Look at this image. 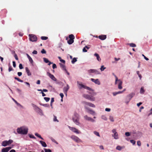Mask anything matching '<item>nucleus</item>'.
Segmentation results:
<instances>
[{"instance_id": "nucleus-24", "label": "nucleus", "mask_w": 152, "mask_h": 152, "mask_svg": "<svg viewBox=\"0 0 152 152\" xmlns=\"http://www.w3.org/2000/svg\"><path fill=\"white\" fill-rule=\"evenodd\" d=\"M113 137L115 139H118V133L115 132V133L114 134V135H113Z\"/></svg>"}, {"instance_id": "nucleus-55", "label": "nucleus", "mask_w": 152, "mask_h": 152, "mask_svg": "<svg viewBox=\"0 0 152 152\" xmlns=\"http://www.w3.org/2000/svg\"><path fill=\"white\" fill-rule=\"evenodd\" d=\"M29 137L31 138L36 139V137L33 135H30L29 136Z\"/></svg>"}, {"instance_id": "nucleus-34", "label": "nucleus", "mask_w": 152, "mask_h": 152, "mask_svg": "<svg viewBox=\"0 0 152 152\" xmlns=\"http://www.w3.org/2000/svg\"><path fill=\"white\" fill-rule=\"evenodd\" d=\"M41 39L43 40H46L48 39V37H47L42 36L41 37Z\"/></svg>"}, {"instance_id": "nucleus-6", "label": "nucleus", "mask_w": 152, "mask_h": 152, "mask_svg": "<svg viewBox=\"0 0 152 152\" xmlns=\"http://www.w3.org/2000/svg\"><path fill=\"white\" fill-rule=\"evenodd\" d=\"M29 37L30 41L34 42L37 41V38L35 35L33 34H30L29 35Z\"/></svg>"}, {"instance_id": "nucleus-51", "label": "nucleus", "mask_w": 152, "mask_h": 152, "mask_svg": "<svg viewBox=\"0 0 152 152\" xmlns=\"http://www.w3.org/2000/svg\"><path fill=\"white\" fill-rule=\"evenodd\" d=\"M142 56L144 57V58L147 61L149 60V59L147 58L144 55L142 54Z\"/></svg>"}, {"instance_id": "nucleus-5", "label": "nucleus", "mask_w": 152, "mask_h": 152, "mask_svg": "<svg viewBox=\"0 0 152 152\" xmlns=\"http://www.w3.org/2000/svg\"><path fill=\"white\" fill-rule=\"evenodd\" d=\"M13 142V141L12 140H9L8 141H4L2 142L1 145L5 147L11 144Z\"/></svg>"}, {"instance_id": "nucleus-54", "label": "nucleus", "mask_w": 152, "mask_h": 152, "mask_svg": "<svg viewBox=\"0 0 152 152\" xmlns=\"http://www.w3.org/2000/svg\"><path fill=\"white\" fill-rule=\"evenodd\" d=\"M102 119H104L105 120H107V118L105 116H104V115L102 116Z\"/></svg>"}, {"instance_id": "nucleus-3", "label": "nucleus", "mask_w": 152, "mask_h": 152, "mask_svg": "<svg viewBox=\"0 0 152 152\" xmlns=\"http://www.w3.org/2000/svg\"><path fill=\"white\" fill-rule=\"evenodd\" d=\"M115 84H116L117 83V82H119V83L118 86V88L119 89H122V81L120 79H118V77L115 75Z\"/></svg>"}, {"instance_id": "nucleus-25", "label": "nucleus", "mask_w": 152, "mask_h": 152, "mask_svg": "<svg viewBox=\"0 0 152 152\" xmlns=\"http://www.w3.org/2000/svg\"><path fill=\"white\" fill-rule=\"evenodd\" d=\"M90 96V95L87 94H84L83 95V97H84L85 98L87 99L88 100L89 99Z\"/></svg>"}, {"instance_id": "nucleus-8", "label": "nucleus", "mask_w": 152, "mask_h": 152, "mask_svg": "<svg viewBox=\"0 0 152 152\" xmlns=\"http://www.w3.org/2000/svg\"><path fill=\"white\" fill-rule=\"evenodd\" d=\"M88 72L89 75H91V73H94L96 74H99L100 73L96 69H90L88 71Z\"/></svg>"}, {"instance_id": "nucleus-39", "label": "nucleus", "mask_w": 152, "mask_h": 152, "mask_svg": "<svg viewBox=\"0 0 152 152\" xmlns=\"http://www.w3.org/2000/svg\"><path fill=\"white\" fill-rule=\"evenodd\" d=\"M44 149L45 151V152H51V150L50 149L44 148Z\"/></svg>"}, {"instance_id": "nucleus-33", "label": "nucleus", "mask_w": 152, "mask_h": 152, "mask_svg": "<svg viewBox=\"0 0 152 152\" xmlns=\"http://www.w3.org/2000/svg\"><path fill=\"white\" fill-rule=\"evenodd\" d=\"M144 92H145V91H144L143 88V87H141L140 89V93L141 94H143L144 93Z\"/></svg>"}, {"instance_id": "nucleus-46", "label": "nucleus", "mask_w": 152, "mask_h": 152, "mask_svg": "<svg viewBox=\"0 0 152 152\" xmlns=\"http://www.w3.org/2000/svg\"><path fill=\"white\" fill-rule=\"evenodd\" d=\"M41 53L42 54H45L46 51L44 49H42L41 51Z\"/></svg>"}, {"instance_id": "nucleus-10", "label": "nucleus", "mask_w": 152, "mask_h": 152, "mask_svg": "<svg viewBox=\"0 0 152 152\" xmlns=\"http://www.w3.org/2000/svg\"><path fill=\"white\" fill-rule=\"evenodd\" d=\"M79 85L81 86V88H83L85 89H86L88 90L91 91H93V90L91 88H90V87L86 86L82 84H80Z\"/></svg>"}, {"instance_id": "nucleus-7", "label": "nucleus", "mask_w": 152, "mask_h": 152, "mask_svg": "<svg viewBox=\"0 0 152 152\" xmlns=\"http://www.w3.org/2000/svg\"><path fill=\"white\" fill-rule=\"evenodd\" d=\"M71 138L73 140L77 142L78 143L81 142V140L76 136L72 135L71 137Z\"/></svg>"}, {"instance_id": "nucleus-42", "label": "nucleus", "mask_w": 152, "mask_h": 152, "mask_svg": "<svg viewBox=\"0 0 152 152\" xmlns=\"http://www.w3.org/2000/svg\"><path fill=\"white\" fill-rule=\"evenodd\" d=\"M13 70V68L11 66H9V68L8 69V71L9 72H10L11 71H12Z\"/></svg>"}, {"instance_id": "nucleus-63", "label": "nucleus", "mask_w": 152, "mask_h": 152, "mask_svg": "<svg viewBox=\"0 0 152 152\" xmlns=\"http://www.w3.org/2000/svg\"><path fill=\"white\" fill-rule=\"evenodd\" d=\"M60 61L62 62L64 64L65 63V61L63 59H61V60H60Z\"/></svg>"}, {"instance_id": "nucleus-50", "label": "nucleus", "mask_w": 152, "mask_h": 152, "mask_svg": "<svg viewBox=\"0 0 152 152\" xmlns=\"http://www.w3.org/2000/svg\"><path fill=\"white\" fill-rule=\"evenodd\" d=\"M14 57H15V59L17 60H18V57L17 56V55L16 54H15V55H14Z\"/></svg>"}, {"instance_id": "nucleus-44", "label": "nucleus", "mask_w": 152, "mask_h": 152, "mask_svg": "<svg viewBox=\"0 0 152 152\" xmlns=\"http://www.w3.org/2000/svg\"><path fill=\"white\" fill-rule=\"evenodd\" d=\"M116 149L117 150H118L119 151H120L121 150L122 148L120 146H118L116 147Z\"/></svg>"}, {"instance_id": "nucleus-11", "label": "nucleus", "mask_w": 152, "mask_h": 152, "mask_svg": "<svg viewBox=\"0 0 152 152\" xmlns=\"http://www.w3.org/2000/svg\"><path fill=\"white\" fill-rule=\"evenodd\" d=\"M83 103L86 105L89 106L93 107H95V106L94 104L89 102H87L85 101L83 102Z\"/></svg>"}, {"instance_id": "nucleus-30", "label": "nucleus", "mask_w": 152, "mask_h": 152, "mask_svg": "<svg viewBox=\"0 0 152 152\" xmlns=\"http://www.w3.org/2000/svg\"><path fill=\"white\" fill-rule=\"evenodd\" d=\"M35 136L40 138L42 140H44L43 138L41 137V135L39 134L38 133H35Z\"/></svg>"}, {"instance_id": "nucleus-52", "label": "nucleus", "mask_w": 152, "mask_h": 152, "mask_svg": "<svg viewBox=\"0 0 152 152\" xmlns=\"http://www.w3.org/2000/svg\"><path fill=\"white\" fill-rule=\"evenodd\" d=\"M52 67L53 68V69H54L55 68H57L56 65L55 64H53V65Z\"/></svg>"}, {"instance_id": "nucleus-57", "label": "nucleus", "mask_w": 152, "mask_h": 152, "mask_svg": "<svg viewBox=\"0 0 152 152\" xmlns=\"http://www.w3.org/2000/svg\"><path fill=\"white\" fill-rule=\"evenodd\" d=\"M37 52L36 50H34L32 52V53L34 54H37Z\"/></svg>"}, {"instance_id": "nucleus-37", "label": "nucleus", "mask_w": 152, "mask_h": 152, "mask_svg": "<svg viewBox=\"0 0 152 152\" xmlns=\"http://www.w3.org/2000/svg\"><path fill=\"white\" fill-rule=\"evenodd\" d=\"M106 69V67H104V65H102L101 66V67L100 68V69L101 70V71H103L105 69Z\"/></svg>"}, {"instance_id": "nucleus-58", "label": "nucleus", "mask_w": 152, "mask_h": 152, "mask_svg": "<svg viewBox=\"0 0 152 152\" xmlns=\"http://www.w3.org/2000/svg\"><path fill=\"white\" fill-rule=\"evenodd\" d=\"M86 48H85V47L83 49V52H87V50H86Z\"/></svg>"}, {"instance_id": "nucleus-27", "label": "nucleus", "mask_w": 152, "mask_h": 152, "mask_svg": "<svg viewBox=\"0 0 152 152\" xmlns=\"http://www.w3.org/2000/svg\"><path fill=\"white\" fill-rule=\"evenodd\" d=\"M95 98L93 97V96L91 95L90 96L88 99V100L92 101H94L95 100Z\"/></svg>"}, {"instance_id": "nucleus-59", "label": "nucleus", "mask_w": 152, "mask_h": 152, "mask_svg": "<svg viewBox=\"0 0 152 152\" xmlns=\"http://www.w3.org/2000/svg\"><path fill=\"white\" fill-rule=\"evenodd\" d=\"M60 96H61V98L62 99H63V97L64 96V94L63 93H61L60 94Z\"/></svg>"}, {"instance_id": "nucleus-13", "label": "nucleus", "mask_w": 152, "mask_h": 152, "mask_svg": "<svg viewBox=\"0 0 152 152\" xmlns=\"http://www.w3.org/2000/svg\"><path fill=\"white\" fill-rule=\"evenodd\" d=\"M69 88V87L68 85L67 84L66 86L64 87L63 88V91L64 93L67 95V92Z\"/></svg>"}, {"instance_id": "nucleus-32", "label": "nucleus", "mask_w": 152, "mask_h": 152, "mask_svg": "<svg viewBox=\"0 0 152 152\" xmlns=\"http://www.w3.org/2000/svg\"><path fill=\"white\" fill-rule=\"evenodd\" d=\"M14 101V102L16 103V104L18 106H20V107H22V105L20 104L19 103H18L17 101L15 100V99H12Z\"/></svg>"}, {"instance_id": "nucleus-38", "label": "nucleus", "mask_w": 152, "mask_h": 152, "mask_svg": "<svg viewBox=\"0 0 152 152\" xmlns=\"http://www.w3.org/2000/svg\"><path fill=\"white\" fill-rule=\"evenodd\" d=\"M109 119L112 122L114 121L113 117L112 116H110L109 117Z\"/></svg>"}, {"instance_id": "nucleus-23", "label": "nucleus", "mask_w": 152, "mask_h": 152, "mask_svg": "<svg viewBox=\"0 0 152 152\" xmlns=\"http://www.w3.org/2000/svg\"><path fill=\"white\" fill-rule=\"evenodd\" d=\"M94 56L96 57V59L99 61H101V59L100 58L98 54L96 53H95L94 54Z\"/></svg>"}, {"instance_id": "nucleus-53", "label": "nucleus", "mask_w": 152, "mask_h": 152, "mask_svg": "<svg viewBox=\"0 0 152 152\" xmlns=\"http://www.w3.org/2000/svg\"><path fill=\"white\" fill-rule=\"evenodd\" d=\"M12 63H13V67H14L15 68L16 66V64L15 62L14 61H13L12 62Z\"/></svg>"}, {"instance_id": "nucleus-43", "label": "nucleus", "mask_w": 152, "mask_h": 152, "mask_svg": "<svg viewBox=\"0 0 152 152\" xmlns=\"http://www.w3.org/2000/svg\"><path fill=\"white\" fill-rule=\"evenodd\" d=\"M53 121H57L58 122V120L57 119L56 117V116L54 115Z\"/></svg>"}, {"instance_id": "nucleus-47", "label": "nucleus", "mask_w": 152, "mask_h": 152, "mask_svg": "<svg viewBox=\"0 0 152 152\" xmlns=\"http://www.w3.org/2000/svg\"><path fill=\"white\" fill-rule=\"evenodd\" d=\"M125 135H126V136L128 137V136H129L130 135V133L129 132H126L125 133Z\"/></svg>"}, {"instance_id": "nucleus-41", "label": "nucleus", "mask_w": 152, "mask_h": 152, "mask_svg": "<svg viewBox=\"0 0 152 152\" xmlns=\"http://www.w3.org/2000/svg\"><path fill=\"white\" fill-rule=\"evenodd\" d=\"M44 99L47 102H48L50 100V98L49 97H45Z\"/></svg>"}, {"instance_id": "nucleus-35", "label": "nucleus", "mask_w": 152, "mask_h": 152, "mask_svg": "<svg viewBox=\"0 0 152 152\" xmlns=\"http://www.w3.org/2000/svg\"><path fill=\"white\" fill-rule=\"evenodd\" d=\"M44 61L46 63H47L49 62V60L47 58H43Z\"/></svg>"}, {"instance_id": "nucleus-12", "label": "nucleus", "mask_w": 152, "mask_h": 152, "mask_svg": "<svg viewBox=\"0 0 152 152\" xmlns=\"http://www.w3.org/2000/svg\"><path fill=\"white\" fill-rule=\"evenodd\" d=\"M47 75L52 80L55 81H56V79L55 78V77L53 75H52L49 72H47Z\"/></svg>"}, {"instance_id": "nucleus-19", "label": "nucleus", "mask_w": 152, "mask_h": 152, "mask_svg": "<svg viewBox=\"0 0 152 152\" xmlns=\"http://www.w3.org/2000/svg\"><path fill=\"white\" fill-rule=\"evenodd\" d=\"M134 94H135L134 93H131L127 96V97L129 100H130L132 98L134 95Z\"/></svg>"}, {"instance_id": "nucleus-36", "label": "nucleus", "mask_w": 152, "mask_h": 152, "mask_svg": "<svg viewBox=\"0 0 152 152\" xmlns=\"http://www.w3.org/2000/svg\"><path fill=\"white\" fill-rule=\"evenodd\" d=\"M77 61V60L75 58H74L72 61V64H74L75 62Z\"/></svg>"}, {"instance_id": "nucleus-62", "label": "nucleus", "mask_w": 152, "mask_h": 152, "mask_svg": "<svg viewBox=\"0 0 152 152\" xmlns=\"http://www.w3.org/2000/svg\"><path fill=\"white\" fill-rule=\"evenodd\" d=\"M25 83L27 84L28 86L30 87V84L28 82H25Z\"/></svg>"}, {"instance_id": "nucleus-40", "label": "nucleus", "mask_w": 152, "mask_h": 152, "mask_svg": "<svg viewBox=\"0 0 152 152\" xmlns=\"http://www.w3.org/2000/svg\"><path fill=\"white\" fill-rule=\"evenodd\" d=\"M94 133L96 135V136H99V137L100 136L99 133L98 132H97L96 131H94Z\"/></svg>"}, {"instance_id": "nucleus-31", "label": "nucleus", "mask_w": 152, "mask_h": 152, "mask_svg": "<svg viewBox=\"0 0 152 152\" xmlns=\"http://www.w3.org/2000/svg\"><path fill=\"white\" fill-rule=\"evenodd\" d=\"M14 78L15 79L17 80L18 81L22 83L23 82V81L20 79L19 78L17 77H15Z\"/></svg>"}, {"instance_id": "nucleus-29", "label": "nucleus", "mask_w": 152, "mask_h": 152, "mask_svg": "<svg viewBox=\"0 0 152 152\" xmlns=\"http://www.w3.org/2000/svg\"><path fill=\"white\" fill-rule=\"evenodd\" d=\"M127 45H129L130 46L132 47H136V45L135 44L133 43L128 44Z\"/></svg>"}, {"instance_id": "nucleus-9", "label": "nucleus", "mask_w": 152, "mask_h": 152, "mask_svg": "<svg viewBox=\"0 0 152 152\" xmlns=\"http://www.w3.org/2000/svg\"><path fill=\"white\" fill-rule=\"evenodd\" d=\"M69 128L70 130L76 134H79L80 133V132L75 128L70 126H69Z\"/></svg>"}, {"instance_id": "nucleus-21", "label": "nucleus", "mask_w": 152, "mask_h": 152, "mask_svg": "<svg viewBox=\"0 0 152 152\" xmlns=\"http://www.w3.org/2000/svg\"><path fill=\"white\" fill-rule=\"evenodd\" d=\"M39 142L41 144L42 146L43 147H47V144L45 142L40 140L39 141Z\"/></svg>"}, {"instance_id": "nucleus-17", "label": "nucleus", "mask_w": 152, "mask_h": 152, "mask_svg": "<svg viewBox=\"0 0 152 152\" xmlns=\"http://www.w3.org/2000/svg\"><path fill=\"white\" fill-rule=\"evenodd\" d=\"M85 108L87 110V112L90 113V114L94 115L95 114V112L92 110H90L89 108H88L86 107H85Z\"/></svg>"}, {"instance_id": "nucleus-48", "label": "nucleus", "mask_w": 152, "mask_h": 152, "mask_svg": "<svg viewBox=\"0 0 152 152\" xmlns=\"http://www.w3.org/2000/svg\"><path fill=\"white\" fill-rule=\"evenodd\" d=\"M137 145L139 146H140L141 145V143L140 141H138L137 142Z\"/></svg>"}, {"instance_id": "nucleus-15", "label": "nucleus", "mask_w": 152, "mask_h": 152, "mask_svg": "<svg viewBox=\"0 0 152 152\" xmlns=\"http://www.w3.org/2000/svg\"><path fill=\"white\" fill-rule=\"evenodd\" d=\"M91 80L92 81L94 82L95 84H98V85H99L100 84V82L98 79H95L93 78H91Z\"/></svg>"}, {"instance_id": "nucleus-45", "label": "nucleus", "mask_w": 152, "mask_h": 152, "mask_svg": "<svg viewBox=\"0 0 152 152\" xmlns=\"http://www.w3.org/2000/svg\"><path fill=\"white\" fill-rule=\"evenodd\" d=\"M130 142L132 143L133 145L135 144L136 141L133 140H130Z\"/></svg>"}, {"instance_id": "nucleus-14", "label": "nucleus", "mask_w": 152, "mask_h": 152, "mask_svg": "<svg viewBox=\"0 0 152 152\" xmlns=\"http://www.w3.org/2000/svg\"><path fill=\"white\" fill-rule=\"evenodd\" d=\"M11 147H8L3 148L1 150V152H8L12 148Z\"/></svg>"}, {"instance_id": "nucleus-28", "label": "nucleus", "mask_w": 152, "mask_h": 152, "mask_svg": "<svg viewBox=\"0 0 152 152\" xmlns=\"http://www.w3.org/2000/svg\"><path fill=\"white\" fill-rule=\"evenodd\" d=\"M91 92H89L88 93L91 94V96H95L96 95V93L94 92V90H93V91H91Z\"/></svg>"}, {"instance_id": "nucleus-16", "label": "nucleus", "mask_w": 152, "mask_h": 152, "mask_svg": "<svg viewBox=\"0 0 152 152\" xmlns=\"http://www.w3.org/2000/svg\"><path fill=\"white\" fill-rule=\"evenodd\" d=\"M84 118L87 121H91L92 122H94L95 121V120H94L91 117H88L87 115L84 116Z\"/></svg>"}, {"instance_id": "nucleus-22", "label": "nucleus", "mask_w": 152, "mask_h": 152, "mask_svg": "<svg viewBox=\"0 0 152 152\" xmlns=\"http://www.w3.org/2000/svg\"><path fill=\"white\" fill-rule=\"evenodd\" d=\"M59 65L60 66V67L62 69L64 70V71H66V67L65 66L64 64L61 63H60Z\"/></svg>"}, {"instance_id": "nucleus-60", "label": "nucleus", "mask_w": 152, "mask_h": 152, "mask_svg": "<svg viewBox=\"0 0 152 152\" xmlns=\"http://www.w3.org/2000/svg\"><path fill=\"white\" fill-rule=\"evenodd\" d=\"M105 110L106 111L110 112V109L109 108H106L105 109Z\"/></svg>"}, {"instance_id": "nucleus-2", "label": "nucleus", "mask_w": 152, "mask_h": 152, "mask_svg": "<svg viewBox=\"0 0 152 152\" xmlns=\"http://www.w3.org/2000/svg\"><path fill=\"white\" fill-rule=\"evenodd\" d=\"M73 121L77 125H78L79 124V115L77 113H75L74 114V116L73 118Z\"/></svg>"}, {"instance_id": "nucleus-64", "label": "nucleus", "mask_w": 152, "mask_h": 152, "mask_svg": "<svg viewBox=\"0 0 152 152\" xmlns=\"http://www.w3.org/2000/svg\"><path fill=\"white\" fill-rule=\"evenodd\" d=\"M40 81L39 80H38L37 82V84L38 85L40 84Z\"/></svg>"}, {"instance_id": "nucleus-20", "label": "nucleus", "mask_w": 152, "mask_h": 152, "mask_svg": "<svg viewBox=\"0 0 152 152\" xmlns=\"http://www.w3.org/2000/svg\"><path fill=\"white\" fill-rule=\"evenodd\" d=\"M25 69L26 72L28 76H30L31 75V72H30V71L29 69L27 67H26L25 68Z\"/></svg>"}, {"instance_id": "nucleus-4", "label": "nucleus", "mask_w": 152, "mask_h": 152, "mask_svg": "<svg viewBox=\"0 0 152 152\" xmlns=\"http://www.w3.org/2000/svg\"><path fill=\"white\" fill-rule=\"evenodd\" d=\"M69 39L67 41V43L69 45L72 44L74 42V39L75 37L74 35L72 34H70L69 36Z\"/></svg>"}, {"instance_id": "nucleus-1", "label": "nucleus", "mask_w": 152, "mask_h": 152, "mask_svg": "<svg viewBox=\"0 0 152 152\" xmlns=\"http://www.w3.org/2000/svg\"><path fill=\"white\" fill-rule=\"evenodd\" d=\"M28 132V129L24 126L21 127L17 129V132L19 134H27Z\"/></svg>"}, {"instance_id": "nucleus-56", "label": "nucleus", "mask_w": 152, "mask_h": 152, "mask_svg": "<svg viewBox=\"0 0 152 152\" xmlns=\"http://www.w3.org/2000/svg\"><path fill=\"white\" fill-rule=\"evenodd\" d=\"M113 95L114 96H115L116 95L118 94V92H114L113 93Z\"/></svg>"}, {"instance_id": "nucleus-18", "label": "nucleus", "mask_w": 152, "mask_h": 152, "mask_svg": "<svg viewBox=\"0 0 152 152\" xmlns=\"http://www.w3.org/2000/svg\"><path fill=\"white\" fill-rule=\"evenodd\" d=\"M98 38L102 40H104L106 38V36L105 35H102L98 37Z\"/></svg>"}, {"instance_id": "nucleus-26", "label": "nucleus", "mask_w": 152, "mask_h": 152, "mask_svg": "<svg viewBox=\"0 0 152 152\" xmlns=\"http://www.w3.org/2000/svg\"><path fill=\"white\" fill-rule=\"evenodd\" d=\"M26 55L28 58L29 59V61L31 62V63H32L33 62V61L32 58L28 54H27Z\"/></svg>"}, {"instance_id": "nucleus-61", "label": "nucleus", "mask_w": 152, "mask_h": 152, "mask_svg": "<svg viewBox=\"0 0 152 152\" xmlns=\"http://www.w3.org/2000/svg\"><path fill=\"white\" fill-rule=\"evenodd\" d=\"M18 75L19 76H20L22 75V73L21 72H18Z\"/></svg>"}, {"instance_id": "nucleus-49", "label": "nucleus", "mask_w": 152, "mask_h": 152, "mask_svg": "<svg viewBox=\"0 0 152 152\" xmlns=\"http://www.w3.org/2000/svg\"><path fill=\"white\" fill-rule=\"evenodd\" d=\"M19 67L20 69H22L23 68V67L22 64H19Z\"/></svg>"}]
</instances>
